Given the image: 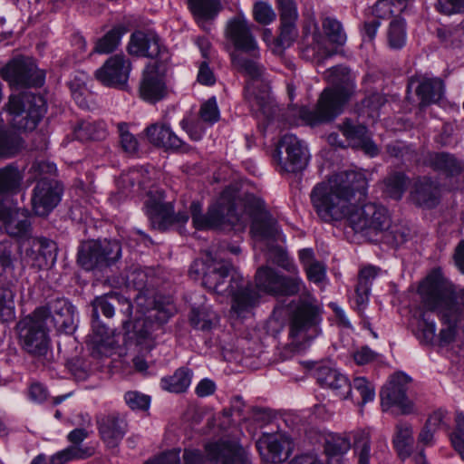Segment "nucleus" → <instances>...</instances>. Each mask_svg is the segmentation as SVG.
Returning <instances> with one entry per match:
<instances>
[{"label": "nucleus", "instance_id": "nucleus-1", "mask_svg": "<svg viewBox=\"0 0 464 464\" xmlns=\"http://www.w3.org/2000/svg\"><path fill=\"white\" fill-rule=\"evenodd\" d=\"M278 259L276 263L290 275L285 276L275 268L262 266L255 275V286L252 289L272 296H294L300 295L297 301L292 302L289 315V337L296 344L314 339L320 334L321 311L315 298L306 290L305 284L299 275L296 265L291 261L282 248H277Z\"/></svg>", "mask_w": 464, "mask_h": 464}, {"label": "nucleus", "instance_id": "nucleus-2", "mask_svg": "<svg viewBox=\"0 0 464 464\" xmlns=\"http://www.w3.org/2000/svg\"><path fill=\"white\" fill-rule=\"evenodd\" d=\"M253 24L243 12H238L226 24L225 35L237 51L248 53L254 59H247L240 53H231L233 66L247 75L250 80L245 88V97L252 111L270 118L275 112V105L270 96V87L263 79V67L257 63L259 47L252 33Z\"/></svg>", "mask_w": 464, "mask_h": 464}, {"label": "nucleus", "instance_id": "nucleus-3", "mask_svg": "<svg viewBox=\"0 0 464 464\" xmlns=\"http://www.w3.org/2000/svg\"><path fill=\"white\" fill-rule=\"evenodd\" d=\"M234 267L221 255L210 251L202 260H196L190 274H202V284L209 291L231 296V311L237 317H246L260 304V295L252 289L251 283H244L243 277L231 274Z\"/></svg>", "mask_w": 464, "mask_h": 464}, {"label": "nucleus", "instance_id": "nucleus-4", "mask_svg": "<svg viewBox=\"0 0 464 464\" xmlns=\"http://www.w3.org/2000/svg\"><path fill=\"white\" fill-rule=\"evenodd\" d=\"M368 180L365 173L344 170L334 174L326 182L315 186L311 200L318 216L325 222L349 219L355 204L366 195Z\"/></svg>", "mask_w": 464, "mask_h": 464}, {"label": "nucleus", "instance_id": "nucleus-5", "mask_svg": "<svg viewBox=\"0 0 464 464\" xmlns=\"http://www.w3.org/2000/svg\"><path fill=\"white\" fill-rule=\"evenodd\" d=\"M324 76L331 87L324 90L316 108L309 110L303 107L299 110L300 118L310 126L334 120L354 92V76L346 67H332Z\"/></svg>", "mask_w": 464, "mask_h": 464}, {"label": "nucleus", "instance_id": "nucleus-6", "mask_svg": "<svg viewBox=\"0 0 464 464\" xmlns=\"http://www.w3.org/2000/svg\"><path fill=\"white\" fill-rule=\"evenodd\" d=\"M240 200L231 189H225L218 200L202 213V205L198 201L190 204L192 224L198 230L224 229L227 227L242 225L245 222L243 213L238 211Z\"/></svg>", "mask_w": 464, "mask_h": 464}, {"label": "nucleus", "instance_id": "nucleus-7", "mask_svg": "<svg viewBox=\"0 0 464 464\" xmlns=\"http://www.w3.org/2000/svg\"><path fill=\"white\" fill-rule=\"evenodd\" d=\"M5 107L12 126L22 130H34L46 111L44 99L31 92L11 94Z\"/></svg>", "mask_w": 464, "mask_h": 464}, {"label": "nucleus", "instance_id": "nucleus-8", "mask_svg": "<svg viewBox=\"0 0 464 464\" xmlns=\"http://www.w3.org/2000/svg\"><path fill=\"white\" fill-rule=\"evenodd\" d=\"M16 327L23 348L34 358L45 357L50 344L44 320L36 317L34 312L20 320Z\"/></svg>", "mask_w": 464, "mask_h": 464}, {"label": "nucleus", "instance_id": "nucleus-9", "mask_svg": "<svg viewBox=\"0 0 464 464\" xmlns=\"http://www.w3.org/2000/svg\"><path fill=\"white\" fill-rule=\"evenodd\" d=\"M280 172L296 173L304 169L310 160L306 144L294 134L284 135L274 155Z\"/></svg>", "mask_w": 464, "mask_h": 464}, {"label": "nucleus", "instance_id": "nucleus-10", "mask_svg": "<svg viewBox=\"0 0 464 464\" xmlns=\"http://www.w3.org/2000/svg\"><path fill=\"white\" fill-rule=\"evenodd\" d=\"M121 256L117 241H92L83 245L78 252V263L86 269H102L115 264Z\"/></svg>", "mask_w": 464, "mask_h": 464}, {"label": "nucleus", "instance_id": "nucleus-11", "mask_svg": "<svg viewBox=\"0 0 464 464\" xmlns=\"http://www.w3.org/2000/svg\"><path fill=\"white\" fill-rule=\"evenodd\" d=\"M350 227L355 232H382L390 227L391 218L386 208L375 203H366L361 207L354 206L349 215Z\"/></svg>", "mask_w": 464, "mask_h": 464}, {"label": "nucleus", "instance_id": "nucleus-12", "mask_svg": "<svg viewBox=\"0 0 464 464\" xmlns=\"http://www.w3.org/2000/svg\"><path fill=\"white\" fill-rule=\"evenodd\" d=\"M35 316L53 324L57 332L66 334H72L77 328V313L75 306L66 298H56L47 305L34 310Z\"/></svg>", "mask_w": 464, "mask_h": 464}, {"label": "nucleus", "instance_id": "nucleus-13", "mask_svg": "<svg viewBox=\"0 0 464 464\" xmlns=\"http://www.w3.org/2000/svg\"><path fill=\"white\" fill-rule=\"evenodd\" d=\"M418 293L420 297L421 304H423L429 311H436L440 320L442 324V328L438 334L439 343L440 345H448L455 341L458 333V324L464 321L463 317L446 316L454 311L449 307L447 303H443L438 297L424 288L419 285Z\"/></svg>", "mask_w": 464, "mask_h": 464}, {"label": "nucleus", "instance_id": "nucleus-14", "mask_svg": "<svg viewBox=\"0 0 464 464\" xmlns=\"http://www.w3.org/2000/svg\"><path fill=\"white\" fill-rule=\"evenodd\" d=\"M420 285L449 304L454 312L448 316L464 318V288L456 291L454 285L440 270H433Z\"/></svg>", "mask_w": 464, "mask_h": 464}, {"label": "nucleus", "instance_id": "nucleus-15", "mask_svg": "<svg viewBox=\"0 0 464 464\" xmlns=\"http://www.w3.org/2000/svg\"><path fill=\"white\" fill-rule=\"evenodd\" d=\"M1 76L11 86L31 87L44 83V73L29 57L14 58L1 69Z\"/></svg>", "mask_w": 464, "mask_h": 464}, {"label": "nucleus", "instance_id": "nucleus-16", "mask_svg": "<svg viewBox=\"0 0 464 464\" xmlns=\"http://www.w3.org/2000/svg\"><path fill=\"white\" fill-rule=\"evenodd\" d=\"M128 52L130 55L155 59L158 65H164L170 60L168 48L154 32H134L128 44Z\"/></svg>", "mask_w": 464, "mask_h": 464}, {"label": "nucleus", "instance_id": "nucleus-17", "mask_svg": "<svg viewBox=\"0 0 464 464\" xmlns=\"http://www.w3.org/2000/svg\"><path fill=\"white\" fill-rule=\"evenodd\" d=\"M145 208L151 227L159 230H165L172 224H184L188 220L186 212L174 215L172 204L164 202L163 194L159 191L155 195L149 192Z\"/></svg>", "mask_w": 464, "mask_h": 464}, {"label": "nucleus", "instance_id": "nucleus-18", "mask_svg": "<svg viewBox=\"0 0 464 464\" xmlns=\"http://www.w3.org/2000/svg\"><path fill=\"white\" fill-rule=\"evenodd\" d=\"M410 382L411 378L402 372L391 377L388 384L381 391L383 411H387L395 406L401 414H410L413 411V403L406 394Z\"/></svg>", "mask_w": 464, "mask_h": 464}, {"label": "nucleus", "instance_id": "nucleus-19", "mask_svg": "<svg viewBox=\"0 0 464 464\" xmlns=\"http://www.w3.org/2000/svg\"><path fill=\"white\" fill-rule=\"evenodd\" d=\"M0 223L10 237L21 242V247H24L32 238V226L27 209L6 207L0 203Z\"/></svg>", "mask_w": 464, "mask_h": 464}, {"label": "nucleus", "instance_id": "nucleus-20", "mask_svg": "<svg viewBox=\"0 0 464 464\" xmlns=\"http://www.w3.org/2000/svg\"><path fill=\"white\" fill-rule=\"evenodd\" d=\"M63 188L53 180L43 179L33 189L31 203L34 213L39 217L48 216L59 204Z\"/></svg>", "mask_w": 464, "mask_h": 464}, {"label": "nucleus", "instance_id": "nucleus-21", "mask_svg": "<svg viewBox=\"0 0 464 464\" xmlns=\"http://www.w3.org/2000/svg\"><path fill=\"white\" fill-rule=\"evenodd\" d=\"M246 208L255 215L251 231L260 239H279L281 237L276 221L265 210V202L250 196L246 199Z\"/></svg>", "mask_w": 464, "mask_h": 464}, {"label": "nucleus", "instance_id": "nucleus-22", "mask_svg": "<svg viewBox=\"0 0 464 464\" xmlns=\"http://www.w3.org/2000/svg\"><path fill=\"white\" fill-rule=\"evenodd\" d=\"M130 70V60L122 54H115L96 70L95 77L106 86L123 88L128 82Z\"/></svg>", "mask_w": 464, "mask_h": 464}, {"label": "nucleus", "instance_id": "nucleus-23", "mask_svg": "<svg viewBox=\"0 0 464 464\" xmlns=\"http://www.w3.org/2000/svg\"><path fill=\"white\" fill-rule=\"evenodd\" d=\"M22 248L30 258L31 265L38 269H48L56 262L57 246L53 240L32 237Z\"/></svg>", "mask_w": 464, "mask_h": 464}, {"label": "nucleus", "instance_id": "nucleus-24", "mask_svg": "<svg viewBox=\"0 0 464 464\" xmlns=\"http://www.w3.org/2000/svg\"><path fill=\"white\" fill-rule=\"evenodd\" d=\"M292 442L283 434H263L256 441V448L262 459L267 462H282L291 450Z\"/></svg>", "mask_w": 464, "mask_h": 464}, {"label": "nucleus", "instance_id": "nucleus-25", "mask_svg": "<svg viewBox=\"0 0 464 464\" xmlns=\"http://www.w3.org/2000/svg\"><path fill=\"white\" fill-rule=\"evenodd\" d=\"M205 449L208 459L217 464H248L245 450L236 442L221 440Z\"/></svg>", "mask_w": 464, "mask_h": 464}, {"label": "nucleus", "instance_id": "nucleus-26", "mask_svg": "<svg viewBox=\"0 0 464 464\" xmlns=\"http://www.w3.org/2000/svg\"><path fill=\"white\" fill-rule=\"evenodd\" d=\"M160 66L149 64L143 72L140 85L141 98L151 103L159 102L167 94L163 76L159 72Z\"/></svg>", "mask_w": 464, "mask_h": 464}, {"label": "nucleus", "instance_id": "nucleus-27", "mask_svg": "<svg viewBox=\"0 0 464 464\" xmlns=\"http://www.w3.org/2000/svg\"><path fill=\"white\" fill-rule=\"evenodd\" d=\"M92 333L89 335V348L95 357H108L116 347L113 333L100 320L92 321Z\"/></svg>", "mask_w": 464, "mask_h": 464}, {"label": "nucleus", "instance_id": "nucleus-28", "mask_svg": "<svg viewBox=\"0 0 464 464\" xmlns=\"http://www.w3.org/2000/svg\"><path fill=\"white\" fill-rule=\"evenodd\" d=\"M100 436L104 443L110 447H116L123 439L127 424L118 414L102 415L97 420Z\"/></svg>", "mask_w": 464, "mask_h": 464}, {"label": "nucleus", "instance_id": "nucleus-29", "mask_svg": "<svg viewBox=\"0 0 464 464\" xmlns=\"http://www.w3.org/2000/svg\"><path fill=\"white\" fill-rule=\"evenodd\" d=\"M340 130L353 147L362 149L371 157L378 154V147L368 135V130L364 126L353 124L347 120L340 126Z\"/></svg>", "mask_w": 464, "mask_h": 464}, {"label": "nucleus", "instance_id": "nucleus-30", "mask_svg": "<svg viewBox=\"0 0 464 464\" xmlns=\"http://www.w3.org/2000/svg\"><path fill=\"white\" fill-rule=\"evenodd\" d=\"M412 201L423 208H433L439 203L440 188L428 178L419 179L411 192Z\"/></svg>", "mask_w": 464, "mask_h": 464}, {"label": "nucleus", "instance_id": "nucleus-31", "mask_svg": "<svg viewBox=\"0 0 464 464\" xmlns=\"http://www.w3.org/2000/svg\"><path fill=\"white\" fill-rule=\"evenodd\" d=\"M150 143L165 149L178 150L182 147V140L164 123H154L145 130Z\"/></svg>", "mask_w": 464, "mask_h": 464}, {"label": "nucleus", "instance_id": "nucleus-32", "mask_svg": "<svg viewBox=\"0 0 464 464\" xmlns=\"http://www.w3.org/2000/svg\"><path fill=\"white\" fill-rule=\"evenodd\" d=\"M430 312L422 304V307L418 308L413 314L416 325L414 334L421 343H432L437 336V325Z\"/></svg>", "mask_w": 464, "mask_h": 464}, {"label": "nucleus", "instance_id": "nucleus-33", "mask_svg": "<svg viewBox=\"0 0 464 464\" xmlns=\"http://www.w3.org/2000/svg\"><path fill=\"white\" fill-rule=\"evenodd\" d=\"M188 7L196 22L200 25L213 20L220 12V0H187Z\"/></svg>", "mask_w": 464, "mask_h": 464}, {"label": "nucleus", "instance_id": "nucleus-34", "mask_svg": "<svg viewBox=\"0 0 464 464\" xmlns=\"http://www.w3.org/2000/svg\"><path fill=\"white\" fill-rule=\"evenodd\" d=\"M443 92L444 84L439 78H423L416 89L421 106L439 102Z\"/></svg>", "mask_w": 464, "mask_h": 464}, {"label": "nucleus", "instance_id": "nucleus-35", "mask_svg": "<svg viewBox=\"0 0 464 464\" xmlns=\"http://www.w3.org/2000/svg\"><path fill=\"white\" fill-rule=\"evenodd\" d=\"M428 164L435 170L443 171L450 177H457V180L464 179V173L457 160L448 153L430 154Z\"/></svg>", "mask_w": 464, "mask_h": 464}, {"label": "nucleus", "instance_id": "nucleus-36", "mask_svg": "<svg viewBox=\"0 0 464 464\" xmlns=\"http://www.w3.org/2000/svg\"><path fill=\"white\" fill-rule=\"evenodd\" d=\"M150 177L147 169L140 168L130 169L122 173L117 181L118 187L122 189V193L132 190L137 186V190L145 189L149 184Z\"/></svg>", "mask_w": 464, "mask_h": 464}, {"label": "nucleus", "instance_id": "nucleus-37", "mask_svg": "<svg viewBox=\"0 0 464 464\" xmlns=\"http://www.w3.org/2000/svg\"><path fill=\"white\" fill-rule=\"evenodd\" d=\"M15 282L0 280V318L3 322L14 318Z\"/></svg>", "mask_w": 464, "mask_h": 464}, {"label": "nucleus", "instance_id": "nucleus-38", "mask_svg": "<svg viewBox=\"0 0 464 464\" xmlns=\"http://www.w3.org/2000/svg\"><path fill=\"white\" fill-rule=\"evenodd\" d=\"M386 43L392 50H401L407 43V26L403 18L395 17L386 29Z\"/></svg>", "mask_w": 464, "mask_h": 464}, {"label": "nucleus", "instance_id": "nucleus-39", "mask_svg": "<svg viewBox=\"0 0 464 464\" xmlns=\"http://www.w3.org/2000/svg\"><path fill=\"white\" fill-rule=\"evenodd\" d=\"M191 379L192 372L189 369L179 368L173 375L162 378L160 387L169 392H184L189 387Z\"/></svg>", "mask_w": 464, "mask_h": 464}, {"label": "nucleus", "instance_id": "nucleus-40", "mask_svg": "<svg viewBox=\"0 0 464 464\" xmlns=\"http://www.w3.org/2000/svg\"><path fill=\"white\" fill-rule=\"evenodd\" d=\"M15 257L9 242H0V280L17 281Z\"/></svg>", "mask_w": 464, "mask_h": 464}, {"label": "nucleus", "instance_id": "nucleus-41", "mask_svg": "<svg viewBox=\"0 0 464 464\" xmlns=\"http://www.w3.org/2000/svg\"><path fill=\"white\" fill-rule=\"evenodd\" d=\"M22 147L23 140L16 131L0 128V158L13 157Z\"/></svg>", "mask_w": 464, "mask_h": 464}, {"label": "nucleus", "instance_id": "nucleus-42", "mask_svg": "<svg viewBox=\"0 0 464 464\" xmlns=\"http://www.w3.org/2000/svg\"><path fill=\"white\" fill-rule=\"evenodd\" d=\"M413 443L412 429L408 423H398L393 437V445L399 456L402 459L411 453Z\"/></svg>", "mask_w": 464, "mask_h": 464}, {"label": "nucleus", "instance_id": "nucleus-43", "mask_svg": "<svg viewBox=\"0 0 464 464\" xmlns=\"http://www.w3.org/2000/svg\"><path fill=\"white\" fill-rule=\"evenodd\" d=\"M409 0H379L372 7V14L378 19H389L403 12Z\"/></svg>", "mask_w": 464, "mask_h": 464}, {"label": "nucleus", "instance_id": "nucleus-44", "mask_svg": "<svg viewBox=\"0 0 464 464\" xmlns=\"http://www.w3.org/2000/svg\"><path fill=\"white\" fill-rule=\"evenodd\" d=\"M408 186V179L401 172H393L383 180V193L395 200L401 198Z\"/></svg>", "mask_w": 464, "mask_h": 464}, {"label": "nucleus", "instance_id": "nucleus-45", "mask_svg": "<svg viewBox=\"0 0 464 464\" xmlns=\"http://www.w3.org/2000/svg\"><path fill=\"white\" fill-rule=\"evenodd\" d=\"M315 376L318 383L323 387H327L332 390L334 382H338L339 388L349 389L347 377L336 369L328 366H320L316 369Z\"/></svg>", "mask_w": 464, "mask_h": 464}, {"label": "nucleus", "instance_id": "nucleus-46", "mask_svg": "<svg viewBox=\"0 0 464 464\" xmlns=\"http://www.w3.org/2000/svg\"><path fill=\"white\" fill-rule=\"evenodd\" d=\"M190 323L195 328L206 331L218 323V317L209 307L202 306L192 309Z\"/></svg>", "mask_w": 464, "mask_h": 464}, {"label": "nucleus", "instance_id": "nucleus-47", "mask_svg": "<svg viewBox=\"0 0 464 464\" xmlns=\"http://www.w3.org/2000/svg\"><path fill=\"white\" fill-rule=\"evenodd\" d=\"M105 134L104 124L95 121H82L74 129L75 138L82 141L102 140L105 137Z\"/></svg>", "mask_w": 464, "mask_h": 464}, {"label": "nucleus", "instance_id": "nucleus-48", "mask_svg": "<svg viewBox=\"0 0 464 464\" xmlns=\"http://www.w3.org/2000/svg\"><path fill=\"white\" fill-rule=\"evenodd\" d=\"M126 33L123 25H117L110 30L96 43L94 51L99 53H110L113 52L121 43V39Z\"/></svg>", "mask_w": 464, "mask_h": 464}, {"label": "nucleus", "instance_id": "nucleus-49", "mask_svg": "<svg viewBox=\"0 0 464 464\" xmlns=\"http://www.w3.org/2000/svg\"><path fill=\"white\" fill-rule=\"evenodd\" d=\"M351 436L348 434H330L325 439L324 452L328 456H339L351 449Z\"/></svg>", "mask_w": 464, "mask_h": 464}, {"label": "nucleus", "instance_id": "nucleus-50", "mask_svg": "<svg viewBox=\"0 0 464 464\" xmlns=\"http://www.w3.org/2000/svg\"><path fill=\"white\" fill-rule=\"evenodd\" d=\"M354 453L358 458V464H369L371 440L368 432L357 430L352 434Z\"/></svg>", "mask_w": 464, "mask_h": 464}, {"label": "nucleus", "instance_id": "nucleus-51", "mask_svg": "<svg viewBox=\"0 0 464 464\" xmlns=\"http://www.w3.org/2000/svg\"><path fill=\"white\" fill-rule=\"evenodd\" d=\"M379 270V268L372 266L361 269L359 273L358 285L356 286V294L360 302L363 303L367 300L372 283L377 276Z\"/></svg>", "mask_w": 464, "mask_h": 464}, {"label": "nucleus", "instance_id": "nucleus-52", "mask_svg": "<svg viewBox=\"0 0 464 464\" xmlns=\"http://www.w3.org/2000/svg\"><path fill=\"white\" fill-rule=\"evenodd\" d=\"M22 176L12 165L0 169V194L13 192L20 186Z\"/></svg>", "mask_w": 464, "mask_h": 464}, {"label": "nucleus", "instance_id": "nucleus-53", "mask_svg": "<svg viewBox=\"0 0 464 464\" xmlns=\"http://www.w3.org/2000/svg\"><path fill=\"white\" fill-rule=\"evenodd\" d=\"M323 29L329 41L336 45H343L346 42V34L342 24L333 17H326L323 21Z\"/></svg>", "mask_w": 464, "mask_h": 464}, {"label": "nucleus", "instance_id": "nucleus-54", "mask_svg": "<svg viewBox=\"0 0 464 464\" xmlns=\"http://www.w3.org/2000/svg\"><path fill=\"white\" fill-rule=\"evenodd\" d=\"M437 35L445 47H459L464 41V27H443L437 30Z\"/></svg>", "mask_w": 464, "mask_h": 464}, {"label": "nucleus", "instance_id": "nucleus-55", "mask_svg": "<svg viewBox=\"0 0 464 464\" xmlns=\"http://www.w3.org/2000/svg\"><path fill=\"white\" fill-rule=\"evenodd\" d=\"M253 17L256 23L262 25H267L273 23L276 14L271 5L265 1H257L253 6Z\"/></svg>", "mask_w": 464, "mask_h": 464}, {"label": "nucleus", "instance_id": "nucleus-56", "mask_svg": "<svg viewBox=\"0 0 464 464\" xmlns=\"http://www.w3.org/2000/svg\"><path fill=\"white\" fill-rule=\"evenodd\" d=\"M200 120L208 124L213 125L220 119V111L218 106L216 97H211L204 102L199 109Z\"/></svg>", "mask_w": 464, "mask_h": 464}, {"label": "nucleus", "instance_id": "nucleus-57", "mask_svg": "<svg viewBox=\"0 0 464 464\" xmlns=\"http://www.w3.org/2000/svg\"><path fill=\"white\" fill-rule=\"evenodd\" d=\"M118 130L120 134V143L121 149L130 155H134L139 150L137 138L130 132L126 123H119Z\"/></svg>", "mask_w": 464, "mask_h": 464}, {"label": "nucleus", "instance_id": "nucleus-58", "mask_svg": "<svg viewBox=\"0 0 464 464\" xmlns=\"http://www.w3.org/2000/svg\"><path fill=\"white\" fill-rule=\"evenodd\" d=\"M352 389L359 392L362 397V404L372 401L375 398L374 385L364 377H356L351 383Z\"/></svg>", "mask_w": 464, "mask_h": 464}, {"label": "nucleus", "instance_id": "nucleus-59", "mask_svg": "<svg viewBox=\"0 0 464 464\" xmlns=\"http://www.w3.org/2000/svg\"><path fill=\"white\" fill-rule=\"evenodd\" d=\"M296 22H281V32L276 39L277 45L282 48L289 47L297 37Z\"/></svg>", "mask_w": 464, "mask_h": 464}, {"label": "nucleus", "instance_id": "nucleus-60", "mask_svg": "<svg viewBox=\"0 0 464 464\" xmlns=\"http://www.w3.org/2000/svg\"><path fill=\"white\" fill-rule=\"evenodd\" d=\"M56 172V166L45 160H36L30 168V173L34 179H46L47 176H53Z\"/></svg>", "mask_w": 464, "mask_h": 464}, {"label": "nucleus", "instance_id": "nucleus-61", "mask_svg": "<svg viewBox=\"0 0 464 464\" xmlns=\"http://www.w3.org/2000/svg\"><path fill=\"white\" fill-rule=\"evenodd\" d=\"M124 399L127 405L133 411H147L150 404V398L139 392H128Z\"/></svg>", "mask_w": 464, "mask_h": 464}, {"label": "nucleus", "instance_id": "nucleus-62", "mask_svg": "<svg viewBox=\"0 0 464 464\" xmlns=\"http://www.w3.org/2000/svg\"><path fill=\"white\" fill-rule=\"evenodd\" d=\"M99 311H101L107 318H111L114 315V306L109 301V296L96 297L92 302V319H99Z\"/></svg>", "mask_w": 464, "mask_h": 464}, {"label": "nucleus", "instance_id": "nucleus-63", "mask_svg": "<svg viewBox=\"0 0 464 464\" xmlns=\"http://www.w3.org/2000/svg\"><path fill=\"white\" fill-rule=\"evenodd\" d=\"M384 233L383 238L387 244H390L393 246H398L403 244L409 236L406 229L394 226L391 227L382 231Z\"/></svg>", "mask_w": 464, "mask_h": 464}, {"label": "nucleus", "instance_id": "nucleus-64", "mask_svg": "<svg viewBox=\"0 0 464 464\" xmlns=\"http://www.w3.org/2000/svg\"><path fill=\"white\" fill-rule=\"evenodd\" d=\"M83 458L82 452L75 447H68L54 455L50 459V464H66L73 459Z\"/></svg>", "mask_w": 464, "mask_h": 464}]
</instances>
